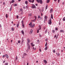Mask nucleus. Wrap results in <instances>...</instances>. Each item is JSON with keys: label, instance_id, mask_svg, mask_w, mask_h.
<instances>
[{"label": "nucleus", "instance_id": "nucleus-1", "mask_svg": "<svg viewBox=\"0 0 65 65\" xmlns=\"http://www.w3.org/2000/svg\"><path fill=\"white\" fill-rule=\"evenodd\" d=\"M27 40V47L28 50H30V46L29 44V43H30V40L29 39H28Z\"/></svg>", "mask_w": 65, "mask_h": 65}, {"label": "nucleus", "instance_id": "nucleus-2", "mask_svg": "<svg viewBox=\"0 0 65 65\" xmlns=\"http://www.w3.org/2000/svg\"><path fill=\"white\" fill-rule=\"evenodd\" d=\"M29 25H30L31 27L32 28H33V27H34V26H35V24H34L33 25H32V22H30V24H29Z\"/></svg>", "mask_w": 65, "mask_h": 65}, {"label": "nucleus", "instance_id": "nucleus-3", "mask_svg": "<svg viewBox=\"0 0 65 65\" xmlns=\"http://www.w3.org/2000/svg\"><path fill=\"white\" fill-rule=\"evenodd\" d=\"M37 2L38 3H40V4H42V0H41L40 1L39 0H36Z\"/></svg>", "mask_w": 65, "mask_h": 65}, {"label": "nucleus", "instance_id": "nucleus-4", "mask_svg": "<svg viewBox=\"0 0 65 65\" xmlns=\"http://www.w3.org/2000/svg\"><path fill=\"white\" fill-rule=\"evenodd\" d=\"M39 29H38L37 30V33H39V30H40L41 29V26L40 25H39Z\"/></svg>", "mask_w": 65, "mask_h": 65}, {"label": "nucleus", "instance_id": "nucleus-5", "mask_svg": "<svg viewBox=\"0 0 65 65\" xmlns=\"http://www.w3.org/2000/svg\"><path fill=\"white\" fill-rule=\"evenodd\" d=\"M48 23L49 25H51V24H52V21L51 20V19H50V20L48 21Z\"/></svg>", "mask_w": 65, "mask_h": 65}, {"label": "nucleus", "instance_id": "nucleus-6", "mask_svg": "<svg viewBox=\"0 0 65 65\" xmlns=\"http://www.w3.org/2000/svg\"><path fill=\"white\" fill-rule=\"evenodd\" d=\"M32 8H36V6L34 5H32Z\"/></svg>", "mask_w": 65, "mask_h": 65}, {"label": "nucleus", "instance_id": "nucleus-7", "mask_svg": "<svg viewBox=\"0 0 65 65\" xmlns=\"http://www.w3.org/2000/svg\"><path fill=\"white\" fill-rule=\"evenodd\" d=\"M33 32V30L31 29L30 30V31L29 32V34H31Z\"/></svg>", "mask_w": 65, "mask_h": 65}, {"label": "nucleus", "instance_id": "nucleus-8", "mask_svg": "<svg viewBox=\"0 0 65 65\" xmlns=\"http://www.w3.org/2000/svg\"><path fill=\"white\" fill-rule=\"evenodd\" d=\"M53 9L52 8H51L50 10V12L52 13V12H53Z\"/></svg>", "mask_w": 65, "mask_h": 65}, {"label": "nucleus", "instance_id": "nucleus-9", "mask_svg": "<svg viewBox=\"0 0 65 65\" xmlns=\"http://www.w3.org/2000/svg\"><path fill=\"white\" fill-rule=\"evenodd\" d=\"M28 0L29 2H32V3H33L34 1V0H33L32 1H31V0Z\"/></svg>", "mask_w": 65, "mask_h": 65}, {"label": "nucleus", "instance_id": "nucleus-10", "mask_svg": "<svg viewBox=\"0 0 65 65\" xmlns=\"http://www.w3.org/2000/svg\"><path fill=\"white\" fill-rule=\"evenodd\" d=\"M44 63H45V64H46L47 63V61H46V60H44Z\"/></svg>", "mask_w": 65, "mask_h": 65}, {"label": "nucleus", "instance_id": "nucleus-11", "mask_svg": "<svg viewBox=\"0 0 65 65\" xmlns=\"http://www.w3.org/2000/svg\"><path fill=\"white\" fill-rule=\"evenodd\" d=\"M14 0H12V1L11 2H10V4H11V3H14Z\"/></svg>", "mask_w": 65, "mask_h": 65}, {"label": "nucleus", "instance_id": "nucleus-12", "mask_svg": "<svg viewBox=\"0 0 65 65\" xmlns=\"http://www.w3.org/2000/svg\"><path fill=\"white\" fill-rule=\"evenodd\" d=\"M47 19V16L46 15H45L44 17V19Z\"/></svg>", "mask_w": 65, "mask_h": 65}, {"label": "nucleus", "instance_id": "nucleus-13", "mask_svg": "<svg viewBox=\"0 0 65 65\" xmlns=\"http://www.w3.org/2000/svg\"><path fill=\"white\" fill-rule=\"evenodd\" d=\"M21 32L22 33V34H23V35H24V32L23 30H22L21 31Z\"/></svg>", "mask_w": 65, "mask_h": 65}, {"label": "nucleus", "instance_id": "nucleus-14", "mask_svg": "<svg viewBox=\"0 0 65 65\" xmlns=\"http://www.w3.org/2000/svg\"><path fill=\"white\" fill-rule=\"evenodd\" d=\"M5 56L7 58H8V56L7 55V54H6Z\"/></svg>", "mask_w": 65, "mask_h": 65}, {"label": "nucleus", "instance_id": "nucleus-15", "mask_svg": "<svg viewBox=\"0 0 65 65\" xmlns=\"http://www.w3.org/2000/svg\"><path fill=\"white\" fill-rule=\"evenodd\" d=\"M31 45L32 46H35V45H34V44H33V43H31Z\"/></svg>", "mask_w": 65, "mask_h": 65}, {"label": "nucleus", "instance_id": "nucleus-16", "mask_svg": "<svg viewBox=\"0 0 65 65\" xmlns=\"http://www.w3.org/2000/svg\"><path fill=\"white\" fill-rule=\"evenodd\" d=\"M25 3L26 5H27V4H28V1H26Z\"/></svg>", "mask_w": 65, "mask_h": 65}, {"label": "nucleus", "instance_id": "nucleus-17", "mask_svg": "<svg viewBox=\"0 0 65 65\" xmlns=\"http://www.w3.org/2000/svg\"><path fill=\"white\" fill-rule=\"evenodd\" d=\"M51 19H53V14H51Z\"/></svg>", "mask_w": 65, "mask_h": 65}, {"label": "nucleus", "instance_id": "nucleus-18", "mask_svg": "<svg viewBox=\"0 0 65 65\" xmlns=\"http://www.w3.org/2000/svg\"><path fill=\"white\" fill-rule=\"evenodd\" d=\"M6 18H8V15H7V14H6Z\"/></svg>", "mask_w": 65, "mask_h": 65}, {"label": "nucleus", "instance_id": "nucleus-19", "mask_svg": "<svg viewBox=\"0 0 65 65\" xmlns=\"http://www.w3.org/2000/svg\"><path fill=\"white\" fill-rule=\"evenodd\" d=\"M19 24H18L17 25V28L19 27Z\"/></svg>", "mask_w": 65, "mask_h": 65}, {"label": "nucleus", "instance_id": "nucleus-20", "mask_svg": "<svg viewBox=\"0 0 65 65\" xmlns=\"http://www.w3.org/2000/svg\"><path fill=\"white\" fill-rule=\"evenodd\" d=\"M33 49V50H36V47H33L32 48Z\"/></svg>", "mask_w": 65, "mask_h": 65}, {"label": "nucleus", "instance_id": "nucleus-21", "mask_svg": "<svg viewBox=\"0 0 65 65\" xmlns=\"http://www.w3.org/2000/svg\"><path fill=\"white\" fill-rule=\"evenodd\" d=\"M47 50V47L46 46L45 48V50Z\"/></svg>", "mask_w": 65, "mask_h": 65}, {"label": "nucleus", "instance_id": "nucleus-22", "mask_svg": "<svg viewBox=\"0 0 65 65\" xmlns=\"http://www.w3.org/2000/svg\"><path fill=\"white\" fill-rule=\"evenodd\" d=\"M60 32H64V31L62 30H61L60 31Z\"/></svg>", "mask_w": 65, "mask_h": 65}, {"label": "nucleus", "instance_id": "nucleus-23", "mask_svg": "<svg viewBox=\"0 0 65 65\" xmlns=\"http://www.w3.org/2000/svg\"><path fill=\"white\" fill-rule=\"evenodd\" d=\"M47 30L46 29L45 30V34H46V33H47Z\"/></svg>", "mask_w": 65, "mask_h": 65}, {"label": "nucleus", "instance_id": "nucleus-24", "mask_svg": "<svg viewBox=\"0 0 65 65\" xmlns=\"http://www.w3.org/2000/svg\"><path fill=\"white\" fill-rule=\"evenodd\" d=\"M22 27H23V28H24V27H25V26H24V24H22Z\"/></svg>", "mask_w": 65, "mask_h": 65}, {"label": "nucleus", "instance_id": "nucleus-25", "mask_svg": "<svg viewBox=\"0 0 65 65\" xmlns=\"http://www.w3.org/2000/svg\"><path fill=\"white\" fill-rule=\"evenodd\" d=\"M46 2H47V3H49V2H50V0H47L46 1Z\"/></svg>", "mask_w": 65, "mask_h": 65}, {"label": "nucleus", "instance_id": "nucleus-26", "mask_svg": "<svg viewBox=\"0 0 65 65\" xmlns=\"http://www.w3.org/2000/svg\"><path fill=\"white\" fill-rule=\"evenodd\" d=\"M17 6V4H15L14 5V6Z\"/></svg>", "mask_w": 65, "mask_h": 65}, {"label": "nucleus", "instance_id": "nucleus-27", "mask_svg": "<svg viewBox=\"0 0 65 65\" xmlns=\"http://www.w3.org/2000/svg\"><path fill=\"white\" fill-rule=\"evenodd\" d=\"M65 21V17H64L63 19V21Z\"/></svg>", "mask_w": 65, "mask_h": 65}, {"label": "nucleus", "instance_id": "nucleus-28", "mask_svg": "<svg viewBox=\"0 0 65 65\" xmlns=\"http://www.w3.org/2000/svg\"><path fill=\"white\" fill-rule=\"evenodd\" d=\"M12 10V7H11L10 9V11H11V10Z\"/></svg>", "mask_w": 65, "mask_h": 65}, {"label": "nucleus", "instance_id": "nucleus-29", "mask_svg": "<svg viewBox=\"0 0 65 65\" xmlns=\"http://www.w3.org/2000/svg\"><path fill=\"white\" fill-rule=\"evenodd\" d=\"M48 6L47 5L46 7H45V9H47V6Z\"/></svg>", "mask_w": 65, "mask_h": 65}, {"label": "nucleus", "instance_id": "nucleus-30", "mask_svg": "<svg viewBox=\"0 0 65 65\" xmlns=\"http://www.w3.org/2000/svg\"><path fill=\"white\" fill-rule=\"evenodd\" d=\"M21 42V41H18V43H20Z\"/></svg>", "mask_w": 65, "mask_h": 65}, {"label": "nucleus", "instance_id": "nucleus-31", "mask_svg": "<svg viewBox=\"0 0 65 65\" xmlns=\"http://www.w3.org/2000/svg\"><path fill=\"white\" fill-rule=\"evenodd\" d=\"M21 23L22 24H23L24 22H23V21H21Z\"/></svg>", "mask_w": 65, "mask_h": 65}, {"label": "nucleus", "instance_id": "nucleus-32", "mask_svg": "<svg viewBox=\"0 0 65 65\" xmlns=\"http://www.w3.org/2000/svg\"><path fill=\"white\" fill-rule=\"evenodd\" d=\"M58 56H60V53H58Z\"/></svg>", "mask_w": 65, "mask_h": 65}, {"label": "nucleus", "instance_id": "nucleus-33", "mask_svg": "<svg viewBox=\"0 0 65 65\" xmlns=\"http://www.w3.org/2000/svg\"><path fill=\"white\" fill-rule=\"evenodd\" d=\"M5 65H8V63H6L5 64Z\"/></svg>", "mask_w": 65, "mask_h": 65}, {"label": "nucleus", "instance_id": "nucleus-34", "mask_svg": "<svg viewBox=\"0 0 65 65\" xmlns=\"http://www.w3.org/2000/svg\"><path fill=\"white\" fill-rule=\"evenodd\" d=\"M12 31H14V28H12L11 29Z\"/></svg>", "mask_w": 65, "mask_h": 65}, {"label": "nucleus", "instance_id": "nucleus-35", "mask_svg": "<svg viewBox=\"0 0 65 65\" xmlns=\"http://www.w3.org/2000/svg\"><path fill=\"white\" fill-rule=\"evenodd\" d=\"M47 45V42H46V44L45 45V46H46Z\"/></svg>", "mask_w": 65, "mask_h": 65}, {"label": "nucleus", "instance_id": "nucleus-36", "mask_svg": "<svg viewBox=\"0 0 65 65\" xmlns=\"http://www.w3.org/2000/svg\"><path fill=\"white\" fill-rule=\"evenodd\" d=\"M24 55H25V56H27V54H26L25 53L24 54Z\"/></svg>", "mask_w": 65, "mask_h": 65}, {"label": "nucleus", "instance_id": "nucleus-37", "mask_svg": "<svg viewBox=\"0 0 65 65\" xmlns=\"http://www.w3.org/2000/svg\"><path fill=\"white\" fill-rule=\"evenodd\" d=\"M5 5V4L4 2L3 3V5Z\"/></svg>", "mask_w": 65, "mask_h": 65}, {"label": "nucleus", "instance_id": "nucleus-38", "mask_svg": "<svg viewBox=\"0 0 65 65\" xmlns=\"http://www.w3.org/2000/svg\"><path fill=\"white\" fill-rule=\"evenodd\" d=\"M53 32V33H55V30H53L52 31Z\"/></svg>", "mask_w": 65, "mask_h": 65}, {"label": "nucleus", "instance_id": "nucleus-39", "mask_svg": "<svg viewBox=\"0 0 65 65\" xmlns=\"http://www.w3.org/2000/svg\"><path fill=\"white\" fill-rule=\"evenodd\" d=\"M5 57V55H3V58Z\"/></svg>", "mask_w": 65, "mask_h": 65}, {"label": "nucleus", "instance_id": "nucleus-40", "mask_svg": "<svg viewBox=\"0 0 65 65\" xmlns=\"http://www.w3.org/2000/svg\"><path fill=\"white\" fill-rule=\"evenodd\" d=\"M40 16L39 15V16H38V19H40Z\"/></svg>", "mask_w": 65, "mask_h": 65}, {"label": "nucleus", "instance_id": "nucleus-41", "mask_svg": "<svg viewBox=\"0 0 65 65\" xmlns=\"http://www.w3.org/2000/svg\"><path fill=\"white\" fill-rule=\"evenodd\" d=\"M42 17H41L40 18V20H42Z\"/></svg>", "mask_w": 65, "mask_h": 65}, {"label": "nucleus", "instance_id": "nucleus-42", "mask_svg": "<svg viewBox=\"0 0 65 65\" xmlns=\"http://www.w3.org/2000/svg\"><path fill=\"white\" fill-rule=\"evenodd\" d=\"M26 8H28V6H26Z\"/></svg>", "mask_w": 65, "mask_h": 65}, {"label": "nucleus", "instance_id": "nucleus-43", "mask_svg": "<svg viewBox=\"0 0 65 65\" xmlns=\"http://www.w3.org/2000/svg\"><path fill=\"white\" fill-rule=\"evenodd\" d=\"M34 20V22H35V21H36V19H35Z\"/></svg>", "mask_w": 65, "mask_h": 65}, {"label": "nucleus", "instance_id": "nucleus-44", "mask_svg": "<svg viewBox=\"0 0 65 65\" xmlns=\"http://www.w3.org/2000/svg\"><path fill=\"white\" fill-rule=\"evenodd\" d=\"M39 51L40 52H41V49L40 48L39 49Z\"/></svg>", "mask_w": 65, "mask_h": 65}, {"label": "nucleus", "instance_id": "nucleus-45", "mask_svg": "<svg viewBox=\"0 0 65 65\" xmlns=\"http://www.w3.org/2000/svg\"><path fill=\"white\" fill-rule=\"evenodd\" d=\"M53 53H55V50H54L53 51Z\"/></svg>", "mask_w": 65, "mask_h": 65}, {"label": "nucleus", "instance_id": "nucleus-46", "mask_svg": "<svg viewBox=\"0 0 65 65\" xmlns=\"http://www.w3.org/2000/svg\"><path fill=\"white\" fill-rule=\"evenodd\" d=\"M56 36H57V35H55V36H54V38H56Z\"/></svg>", "mask_w": 65, "mask_h": 65}, {"label": "nucleus", "instance_id": "nucleus-47", "mask_svg": "<svg viewBox=\"0 0 65 65\" xmlns=\"http://www.w3.org/2000/svg\"><path fill=\"white\" fill-rule=\"evenodd\" d=\"M17 19H18V18H19V16L18 15H17Z\"/></svg>", "mask_w": 65, "mask_h": 65}, {"label": "nucleus", "instance_id": "nucleus-48", "mask_svg": "<svg viewBox=\"0 0 65 65\" xmlns=\"http://www.w3.org/2000/svg\"><path fill=\"white\" fill-rule=\"evenodd\" d=\"M5 60L4 61L3 63H5Z\"/></svg>", "mask_w": 65, "mask_h": 65}, {"label": "nucleus", "instance_id": "nucleus-49", "mask_svg": "<svg viewBox=\"0 0 65 65\" xmlns=\"http://www.w3.org/2000/svg\"><path fill=\"white\" fill-rule=\"evenodd\" d=\"M32 15V14L30 13L29 15V16H31Z\"/></svg>", "mask_w": 65, "mask_h": 65}, {"label": "nucleus", "instance_id": "nucleus-50", "mask_svg": "<svg viewBox=\"0 0 65 65\" xmlns=\"http://www.w3.org/2000/svg\"><path fill=\"white\" fill-rule=\"evenodd\" d=\"M55 30H58V29L57 28H56L55 29Z\"/></svg>", "mask_w": 65, "mask_h": 65}, {"label": "nucleus", "instance_id": "nucleus-51", "mask_svg": "<svg viewBox=\"0 0 65 65\" xmlns=\"http://www.w3.org/2000/svg\"><path fill=\"white\" fill-rule=\"evenodd\" d=\"M63 50H62L61 51V52L62 53H63Z\"/></svg>", "mask_w": 65, "mask_h": 65}, {"label": "nucleus", "instance_id": "nucleus-52", "mask_svg": "<svg viewBox=\"0 0 65 65\" xmlns=\"http://www.w3.org/2000/svg\"><path fill=\"white\" fill-rule=\"evenodd\" d=\"M58 3H59L60 2V0H58Z\"/></svg>", "mask_w": 65, "mask_h": 65}, {"label": "nucleus", "instance_id": "nucleus-53", "mask_svg": "<svg viewBox=\"0 0 65 65\" xmlns=\"http://www.w3.org/2000/svg\"><path fill=\"white\" fill-rule=\"evenodd\" d=\"M47 40H48L47 39H45V41H47Z\"/></svg>", "mask_w": 65, "mask_h": 65}, {"label": "nucleus", "instance_id": "nucleus-54", "mask_svg": "<svg viewBox=\"0 0 65 65\" xmlns=\"http://www.w3.org/2000/svg\"><path fill=\"white\" fill-rule=\"evenodd\" d=\"M35 19H36V20L37 17L36 16H35Z\"/></svg>", "mask_w": 65, "mask_h": 65}, {"label": "nucleus", "instance_id": "nucleus-55", "mask_svg": "<svg viewBox=\"0 0 65 65\" xmlns=\"http://www.w3.org/2000/svg\"><path fill=\"white\" fill-rule=\"evenodd\" d=\"M39 35V37H41V35Z\"/></svg>", "mask_w": 65, "mask_h": 65}, {"label": "nucleus", "instance_id": "nucleus-56", "mask_svg": "<svg viewBox=\"0 0 65 65\" xmlns=\"http://www.w3.org/2000/svg\"><path fill=\"white\" fill-rule=\"evenodd\" d=\"M23 8H24V9H25V7L24 6V7H23Z\"/></svg>", "mask_w": 65, "mask_h": 65}, {"label": "nucleus", "instance_id": "nucleus-57", "mask_svg": "<svg viewBox=\"0 0 65 65\" xmlns=\"http://www.w3.org/2000/svg\"><path fill=\"white\" fill-rule=\"evenodd\" d=\"M37 42H39V40H38L37 41Z\"/></svg>", "mask_w": 65, "mask_h": 65}, {"label": "nucleus", "instance_id": "nucleus-58", "mask_svg": "<svg viewBox=\"0 0 65 65\" xmlns=\"http://www.w3.org/2000/svg\"><path fill=\"white\" fill-rule=\"evenodd\" d=\"M36 6H37L38 5V4H36Z\"/></svg>", "mask_w": 65, "mask_h": 65}, {"label": "nucleus", "instance_id": "nucleus-59", "mask_svg": "<svg viewBox=\"0 0 65 65\" xmlns=\"http://www.w3.org/2000/svg\"><path fill=\"white\" fill-rule=\"evenodd\" d=\"M16 60H17V58H18V57H17V56H16Z\"/></svg>", "mask_w": 65, "mask_h": 65}, {"label": "nucleus", "instance_id": "nucleus-60", "mask_svg": "<svg viewBox=\"0 0 65 65\" xmlns=\"http://www.w3.org/2000/svg\"><path fill=\"white\" fill-rule=\"evenodd\" d=\"M21 0H18V1L19 2H20V1H21Z\"/></svg>", "mask_w": 65, "mask_h": 65}, {"label": "nucleus", "instance_id": "nucleus-61", "mask_svg": "<svg viewBox=\"0 0 65 65\" xmlns=\"http://www.w3.org/2000/svg\"><path fill=\"white\" fill-rule=\"evenodd\" d=\"M44 10H42V12H43Z\"/></svg>", "mask_w": 65, "mask_h": 65}, {"label": "nucleus", "instance_id": "nucleus-62", "mask_svg": "<svg viewBox=\"0 0 65 65\" xmlns=\"http://www.w3.org/2000/svg\"><path fill=\"white\" fill-rule=\"evenodd\" d=\"M0 3H2V2H1Z\"/></svg>", "mask_w": 65, "mask_h": 65}, {"label": "nucleus", "instance_id": "nucleus-63", "mask_svg": "<svg viewBox=\"0 0 65 65\" xmlns=\"http://www.w3.org/2000/svg\"><path fill=\"white\" fill-rule=\"evenodd\" d=\"M62 4H64V2H63L62 3Z\"/></svg>", "mask_w": 65, "mask_h": 65}, {"label": "nucleus", "instance_id": "nucleus-64", "mask_svg": "<svg viewBox=\"0 0 65 65\" xmlns=\"http://www.w3.org/2000/svg\"><path fill=\"white\" fill-rule=\"evenodd\" d=\"M43 14H42V13H41V16H42V15H43Z\"/></svg>", "mask_w": 65, "mask_h": 65}]
</instances>
